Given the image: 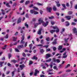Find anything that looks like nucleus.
<instances>
[{"instance_id":"1","label":"nucleus","mask_w":77,"mask_h":77,"mask_svg":"<svg viewBox=\"0 0 77 77\" xmlns=\"http://www.w3.org/2000/svg\"><path fill=\"white\" fill-rule=\"evenodd\" d=\"M38 21V22H39L38 23H36L35 25V27H36V26H38V25H40V24H41V23L43 24V26H44V27H46V26H47L48 24V22L46 21V23H44V22L43 20H42V19L41 18L39 19Z\"/></svg>"},{"instance_id":"2","label":"nucleus","mask_w":77,"mask_h":77,"mask_svg":"<svg viewBox=\"0 0 77 77\" xmlns=\"http://www.w3.org/2000/svg\"><path fill=\"white\" fill-rule=\"evenodd\" d=\"M53 61L54 62H57V63H59L60 62V60L59 59H56L55 58H54L53 59Z\"/></svg>"},{"instance_id":"3","label":"nucleus","mask_w":77,"mask_h":77,"mask_svg":"<svg viewBox=\"0 0 77 77\" xmlns=\"http://www.w3.org/2000/svg\"><path fill=\"white\" fill-rule=\"evenodd\" d=\"M24 39V35H22L21 38V40L20 42V44H24L25 43V42L23 41Z\"/></svg>"},{"instance_id":"4","label":"nucleus","mask_w":77,"mask_h":77,"mask_svg":"<svg viewBox=\"0 0 77 77\" xmlns=\"http://www.w3.org/2000/svg\"><path fill=\"white\" fill-rule=\"evenodd\" d=\"M38 73H39V71H38L37 69L35 70V72L34 73V75L35 76H36L37 75V74H38Z\"/></svg>"},{"instance_id":"5","label":"nucleus","mask_w":77,"mask_h":77,"mask_svg":"<svg viewBox=\"0 0 77 77\" xmlns=\"http://www.w3.org/2000/svg\"><path fill=\"white\" fill-rule=\"evenodd\" d=\"M72 31L74 33H76V35H77V31H76V28L74 27L72 29Z\"/></svg>"},{"instance_id":"6","label":"nucleus","mask_w":77,"mask_h":77,"mask_svg":"<svg viewBox=\"0 0 77 77\" xmlns=\"http://www.w3.org/2000/svg\"><path fill=\"white\" fill-rule=\"evenodd\" d=\"M3 4L4 5H5L7 6V7H8V8H10V5H9V3H7L6 4V2H4Z\"/></svg>"},{"instance_id":"7","label":"nucleus","mask_w":77,"mask_h":77,"mask_svg":"<svg viewBox=\"0 0 77 77\" xmlns=\"http://www.w3.org/2000/svg\"><path fill=\"white\" fill-rule=\"evenodd\" d=\"M31 59H32L33 60H38V57H36L35 56H34L31 58Z\"/></svg>"},{"instance_id":"8","label":"nucleus","mask_w":77,"mask_h":77,"mask_svg":"<svg viewBox=\"0 0 77 77\" xmlns=\"http://www.w3.org/2000/svg\"><path fill=\"white\" fill-rule=\"evenodd\" d=\"M52 9V8L51 7H48L47 8V11H48L49 12H51V10Z\"/></svg>"},{"instance_id":"9","label":"nucleus","mask_w":77,"mask_h":77,"mask_svg":"<svg viewBox=\"0 0 77 77\" xmlns=\"http://www.w3.org/2000/svg\"><path fill=\"white\" fill-rule=\"evenodd\" d=\"M71 16H66L65 18H66L68 20H69L71 18Z\"/></svg>"},{"instance_id":"10","label":"nucleus","mask_w":77,"mask_h":77,"mask_svg":"<svg viewBox=\"0 0 77 77\" xmlns=\"http://www.w3.org/2000/svg\"><path fill=\"white\" fill-rule=\"evenodd\" d=\"M42 30V28H40V29L38 30V31L37 33L38 35H41V31Z\"/></svg>"},{"instance_id":"11","label":"nucleus","mask_w":77,"mask_h":77,"mask_svg":"<svg viewBox=\"0 0 77 77\" xmlns=\"http://www.w3.org/2000/svg\"><path fill=\"white\" fill-rule=\"evenodd\" d=\"M51 57V54H46V59H48V58H49V57Z\"/></svg>"},{"instance_id":"12","label":"nucleus","mask_w":77,"mask_h":77,"mask_svg":"<svg viewBox=\"0 0 77 77\" xmlns=\"http://www.w3.org/2000/svg\"><path fill=\"white\" fill-rule=\"evenodd\" d=\"M23 47H24V45H20L17 47V48H19V49H20L21 48H23Z\"/></svg>"},{"instance_id":"13","label":"nucleus","mask_w":77,"mask_h":77,"mask_svg":"<svg viewBox=\"0 0 77 77\" xmlns=\"http://www.w3.org/2000/svg\"><path fill=\"white\" fill-rule=\"evenodd\" d=\"M57 41V39H55L54 40V41L52 43V44H53V45H55V44H56V43H57V42H56V41Z\"/></svg>"},{"instance_id":"14","label":"nucleus","mask_w":77,"mask_h":77,"mask_svg":"<svg viewBox=\"0 0 77 77\" xmlns=\"http://www.w3.org/2000/svg\"><path fill=\"white\" fill-rule=\"evenodd\" d=\"M56 32V30L54 29H51V30L50 31V32L51 33H53L55 32Z\"/></svg>"},{"instance_id":"15","label":"nucleus","mask_w":77,"mask_h":77,"mask_svg":"<svg viewBox=\"0 0 77 77\" xmlns=\"http://www.w3.org/2000/svg\"><path fill=\"white\" fill-rule=\"evenodd\" d=\"M52 9L53 11H57V8H56V6H54L53 7Z\"/></svg>"},{"instance_id":"16","label":"nucleus","mask_w":77,"mask_h":77,"mask_svg":"<svg viewBox=\"0 0 77 77\" xmlns=\"http://www.w3.org/2000/svg\"><path fill=\"white\" fill-rule=\"evenodd\" d=\"M56 3H57L56 6H57L58 7H59L60 6V4H59V2L58 1L57 2H56Z\"/></svg>"},{"instance_id":"17","label":"nucleus","mask_w":77,"mask_h":77,"mask_svg":"<svg viewBox=\"0 0 77 77\" xmlns=\"http://www.w3.org/2000/svg\"><path fill=\"white\" fill-rule=\"evenodd\" d=\"M35 12V10L34 9H31L30 10V13L31 14H33Z\"/></svg>"},{"instance_id":"18","label":"nucleus","mask_w":77,"mask_h":77,"mask_svg":"<svg viewBox=\"0 0 77 77\" xmlns=\"http://www.w3.org/2000/svg\"><path fill=\"white\" fill-rule=\"evenodd\" d=\"M21 19L20 18L17 20V23H21Z\"/></svg>"},{"instance_id":"19","label":"nucleus","mask_w":77,"mask_h":77,"mask_svg":"<svg viewBox=\"0 0 77 77\" xmlns=\"http://www.w3.org/2000/svg\"><path fill=\"white\" fill-rule=\"evenodd\" d=\"M65 28H63L61 29V33L62 34L63 32H64V31H65Z\"/></svg>"},{"instance_id":"20","label":"nucleus","mask_w":77,"mask_h":77,"mask_svg":"<svg viewBox=\"0 0 77 77\" xmlns=\"http://www.w3.org/2000/svg\"><path fill=\"white\" fill-rule=\"evenodd\" d=\"M66 26H69V22L67 21L66 22Z\"/></svg>"},{"instance_id":"21","label":"nucleus","mask_w":77,"mask_h":77,"mask_svg":"<svg viewBox=\"0 0 77 77\" xmlns=\"http://www.w3.org/2000/svg\"><path fill=\"white\" fill-rule=\"evenodd\" d=\"M17 37H13V41H14V42L15 41H16V39H17Z\"/></svg>"},{"instance_id":"22","label":"nucleus","mask_w":77,"mask_h":77,"mask_svg":"<svg viewBox=\"0 0 77 77\" xmlns=\"http://www.w3.org/2000/svg\"><path fill=\"white\" fill-rule=\"evenodd\" d=\"M70 66V64H69L67 65H66L65 67V68H68V67H69Z\"/></svg>"},{"instance_id":"23","label":"nucleus","mask_w":77,"mask_h":77,"mask_svg":"<svg viewBox=\"0 0 77 77\" xmlns=\"http://www.w3.org/2000/svg\"><path fill=\"white\" fill-rule=\"evenodd\" d=\"M51 59L50 58L48 60H47L46 61V62H51Z\"/></svg>"},{"instance_id":"24","label":"nucleus","mask_w":77,"mask_h":77,"mask_svg":"<svg viewBox=\"0 0 77 77\" xmlns=\"http://www.w3.org/2000/svg\"><path fill=\"white\" fill-rule=\"evenodd\" d=\"M29 49L30 50H31L32 49V47H33V45H32V44H30L29 45Z\"/></svg>"},{"instance_id":"25","label":"nucleus","mask_w":77,"mask_h":77,"mask_svg":"<svg viewBox=\"0 0 77 77\" xmlns=\"http://www.w3.org/2000/svg\"><path fill=\"white\" fill-rule=\"evenodd\" d=\"M32 63H33V62L32 61H30V60L29 61V65H32Z\"/></svg>"},{"instance_id":"26","label":"nucleus","mask_w":77,"mask_h":77,"mask_svg":"<svg viewBox=\"0 0 77 77\" xmlns=\"http://www.w3.org/2000/svg\"><path fill=\"white\" fill-rule=\"evenodd\" d=\"M62 6L64 8V9H66V6H65V4H62Z\"/></svg>"},{"instance_id":"27","label":"nucleus","mask_w":77,"mask_h":77,"mask_svg":"<svg viewBox=\"0 0 77 77\" xmlns=\"http://www.w3.org/2000/svg\"><path fill=\"white\" fill-rule=\"evenodd\" d=\"M4 63V62H0V66L1 67H2V66H3V65H2V64Z\"/></svg>"},{"instance_id":"28","label":"nucleus","mask_w":77,"mask_h":77,"mask_svg":"<svg viewBox=\"0 0 77 77\" xmlns=\"http://www.w3.org/2000/svg\"><path fill=\"white\" fill-rule=\"evenodd\" d=\"M11 62H13V63H16V62H17V61L13 60H11Z\"/></svg>"},{"instance_id":"29","label":"nucleus","mask_w":77,"mask_h":77,"mask_svg":"<svg viewBox=\"0 0 77 77\" xmlns=\"http://www.w3.org/2000/svg\"><path fill=\"white\" fill-rule=\"evenodd\" d=\"M40 51L41 52V53H43L44 52V49H42L40 50Z\"/></svg>"},{"instance_id":"30","label":"nucleus","mask_w":77,"mask_h":77,"mask_svg":"<svg viewBox=\"0 0 77 77\" xmlns=\"http://www.w3.org/2000/svg\"><path fill=\"white\" fill-rule=\"evenodd\" d=\"M72 14V11H69L68 13V14L69 15H71Z\"/></svg>"},{"instance_id":"31","label":"nucleus","mask_w":77,"mask_h":77,"mask_svg":"<svg viewBox=\"0 0 77 77\" xmlns=\"http://www.w3.org/2000/svg\"><path fill=\"white\" fill-rule=\"evenodd\" d=\"M62 46H60L58 47V50H62Z\"/></svg>"},{"instance_id":"32","label":"nucleus","mask_w":77,"mask_h":77,"mask_svg":"<svg viewBox=\"0 0 77 77\" xmlns=\"http://www.w3.org/2000/svg\"><path fill=\"white\" fill-rule=\"evenodd\" d=\"M71 70H70L69 69H68L66 71V72H71Z\"/></svg>"},{"instance_id":"33","label":"nucleus","mask_w":77,"mask_h":77,"mask_svg":"<svg viewBox=\"0 0 77 77\" xmlns=\"http://www.w3.org/2000/svg\"><path fill=\"white\" fill-rule=\"evenodd\" d=\"M56 29H57L56 30V32H57V33L59 32V28H57Z\"/></svg>"},{"instance_id":"34","label":"nucleus","mask_w":77,"mask_h":77,"mask_svg":"<svg viewBox=\"0 0 77 77\" xmlns=\"http://www.w3.org/2000/svg\"><path fill=\"white\" fill-rule=\"evenodd\" d=\"M4 38H5V39H8V34H7L6 36L4 37Z\"/></svg>"},{"instance_id":"35","label":"nucleus","mask_w":77,"mask_h":77,"mask_svg":"<svg viewBox=\"0 0 77 77\" xmlns=\"http://www.w3.org/2000/svg\"><path fill=\"white\" fill-rule=\"evenodd\" d=\"M58 28V27L57 26L53 27V29H57Z\"/></svg>"},{"instance_id":"36","label":"nucleus","mask_w":77,"mask_h":77,"mask_svg":"<svg viewBox=\"0 0 77 77\" xmlns=\"http://www.w3.org/2000/svg\"><path fill=\"white\" fill-rule=\"evenodd\" d=\"M22 56L24 57H26V54L24 53H23L22 54Z\"/></svg>"},{"instance_id":"37","label":"nucleus","mask_w":77,"mask_h":77,"mask_svg":"<svg viewBox=\"0 0 77 77\" xmlns=\"http://www.w3.org/2000/svg\"><path fill=\"white\" fill-rule=\"evenodd\" d=\"M41 43L42 44H44V41L43 40H41L40 41Z\"/></svg>"},{"instance_id":"38","label":"nucleus","mask_w":77,"mask_h":77,"mask_svg":"<svg viewBox=\"0 0 77 77\" xmlns=\"http://www.w3.org/2000/svg\"><path fill=\"white\" fill-rule=\"evenodd\" d=\"M67 55H63V58H66L67 57Z\"/></svg>"},{"instance_id":"39","label":"nucleus","mask_w":77,"mask_h":77,"mask_svg":"<svg viewBox=\"0 0 77 77\" xmlns=\"http://www.w3.org/2000/svg\"><path fill=\"white\" fill-rule=\"evenodd\" d=\"M37 5H38V6H42V5H43V4L38 3H37Z\"/></svg>"},{"instance_id":"40","label":"nucleus","mask_w":77,"mask_h":77,"mask_svg":"<svg viewBox=\"0 0 77 77\" xmlns=\"http://www.w3.org/2000/svg\"><path fill=\"white\" fill-rule=\"evenodd\" d=\"M6 47H7V45H5L4 47H2V49H3V50H5L6 49Z\"/></svg>"},{"instance_id":"41","label":"nucleus","mask_w":77,"mask_h":77,"mask_svg":"<svg viewBox=\"0 0 77 77\" xmlns=\"http://www.w3.org/2000/svg\"><path fill=\"white\" fill-rule=\"evenodd\" d=\"M51 24L52 25H54V22L53 21H51Z\"/></svg>"},{"instance_id":"42","label":"nucleus","mask_w":77,"mask_h":77,"mask_svg":"<svg viewBox=\"0 0 77 77\" xmlns=\"http://www.w3.org/2000/svg\"><path fill=\"white\" fill-rule=\"evenodd\" d=\"M33 8L34 9H36V10H38V8L35 7H33Z\"/></svg>"},{"instance_id":"43","label":"nucleus","mask_w":77,"mask_h":77,"mask_svg":"<svg viewBox=\"0 0 77 77\" xmlns=\"http://www.w3.org/2000/svg\"><path fill=\"white\" fill-rule=\"evenodd\" d=\"M29 2L30 1H26L25 3V5H27V4H29Z\"/></svg>"},{"instance_id":"44","label":"nucleus","mask_w":77,"mask_h":77,"mask_svg":"<svg viewBox=\"0 0 77 77\" xmlns=\"http://www.w3.org/2000/svg\"><path fill=\"white\" fill-rule=\"evenodd\" d=\"M11 56H12V55H11V54H8V58L9 59H10V58H11Z\"/></svg>"},{"instance_id":"45","label":"nucleus","mask_w":77,"mask_h":77,"mask_svg":"<svg viewBox=\"0 0 77 77\" xmlns=\"http://www.w3.org/2000/svg\"><path fill=\"white\" fill-rule=\"evenodd\" d=\"M14 73H15V72L14 71L12 72V77H14Z\"/></svg>"},{"instance_id":"46","label":"nucleus","mask_w":77,"mask_h":77,"mask_svg":"<svg viewBox=\"0 0 77 77\" xmlns=\"http://www.w3.org/2000/svg\"><path fill=\"white\" fill-rule=\"evenodd\" d=\"M25 17H26V18H29V14H26L25 15Z\"/></svg>"},{"instance_id":"47","label":"nucleus","mask_w":77,"mask_h":77,"mask_svg":"<svg viewBox=\"0 0 77 77\" xmlns=\"http://www.w3.org/2000/svg\"><path fill=\"white\" fill-rule=\"evenodd\" d=\"M25 26L26 27H29V25H28V24H27V23H25Z\"/></svg>"},{"instance_id":"48","label":"nucleus","mask_w":77,"mask_h":77,"mask_svg":"<svg viewBox=\"0 0 77 77\" xmlns=\"http://www.w3.org/2000/svg\"><path fill=\"white\" fill-rule=\"evenodd\" d=\"M8 66H9L10 67H11V64H10L9 63H8L7 64Z\"/></svg>"},{"instance_id":"49","label":"nucleus","mask_w":77,"mask_h":77,"mask_svg":"<svg viewBox=\"0 0 77 77\" xmlns=\"http://www.w3.org/2000/svg\"><path fill=\"white\" fill-rule=\"evenodd\" d=\"M20 67L21 69V70H22V69H23V67L21 65H20Z\"/></svg>"},{"instance_id":"50","label":"nucleus","mask_w":77,"mask_h":77,"mask_svg":"<svg viewBox=\"0 0 77 77\" xmlns=\"http://www.w3.org/2000/svg\"><path fill=\"white\" fill-rule=\"evenodd\" d=\"M34 13V14H35V15H36V14H38V12L37 11H35V12Z\"/></svg>"},{"instance_id":"51","label":"nucleus","mask_w":77,"mask_h":77,"mask_svg":"<svg viewBox=\"0 0 77 77\" xmlns=\"http://www.w3.org/2000/svg\"><path fill=\"white\" fill-rule=\"evenodd\" d=\"M15 50H16V51H17V52H19V50L17 48H15Z\"/></svg>"},{"instance_id":"52","label":"nucleus","mask_w":77,"mask_h":77,"mask_svg":"<svg viewBox=\"0 0 77 77\" xmlns=\"http://www.w3.org/2000/svg\"><path fill=\"white\" fill-rule=\"evenodd\" d=\"M49 19H53V18H54V17L52 16L51 17H48Z\"/></svg>"},{"instance_id":"53","label":"nucleus","mask_w":77,"mask_h":77,"mask_svg":"<svg viewBox=\"0 0 77 77\" xmlns=\"http://www.w3.org/2000/svg\"><path fill=\"white\" fill-rule=\"evenodd\" d=\"M27 42H26L25 45H24V47H27Z\"/></svg>"},{"instance_id":"54","label":"nucleus","mask_w":77,"mask_h":77,"mask_svg":"<svg viewBox=\"0 0 77 77\" xmlns=\"http://www.w3.org/2000/svg\"><path fill=\"white\" fill-rule=\"evenodd\" d=\"M36 47H39V46H42V45H36Z\"/></svg>"},{"instance_id":"55","label":"nucleus","mask_w":77,"mask_h":77,"mask_svg":"<svg viewBox=\"0 0 77 77\" xmlns=\"http://www.w3.org/2000/svg\"><path fill=\"white\" fill-rule=\"evenodd\" d=\"M33 5L32 4L29 5V8H32V7H33Z\"/></svg>"},{"instance_id":"56","label":"nucleus","mask_w":77,"mask_h":77,"mask_svg":"<svg viewBox=\"0 0 77 77\" xmlns=\"http://www.w3.org/2000/svg\"><path fill=\"white\" fill-rule=\"evenodd\" d=\"M46 40L47 41H50V38H47L46 39Z\"/></svg>"},{"instance_id":"57","label":"nucleus","mask_w":77,"mask_h":77,"mask_svg":"<svg viewBox=\"0 0 77 77\" xmlns=\"http://www.w3.org/2000/svg\"><path fill=\"white\" fill-rule=\"evenodd\" d=\"M51 50L50 49H48L46 50L47 51H50Z\"/></svg>"},{"instance_id":"58","label":"nucleus","mask_w":77,"mask_h":77,"mask_svg":"<svg viewBox=\"0 0 77 77\" xmlns=\"http://www.w3.org/2000/svg\"><path fill=\"white\" fill-rule=\"evenodd\" d=\"M18 32H16L15 33L14 35H15V36H17L18 35Z\"/></svg>"},{"instance_id":"59","label":"nucleus","mask_w":77,"mask_h":77,"mask_svg":"<svg viewBox=\"0 0 77 77\" xmlns=\"http://www.w3.org/2000/svg\"><path fill=\"white\" fill-rule=\"evenodd\" d=\"M24 1V0H22L20 1V3H23Z\"/></svg>"},{"instance_id":"60","label":"nucleus","mask_w":77,"mask_h":77,"mask_svg":"<svg viewBox=\"0 0 77 77\" xmlns=\"http://www.w3.org/2000/svg\"><path fill=\"white\" fill-rule=\"evenodd\" d=\"M53 50L54 51H56V47H54L53 48Z\"/></svg>"},{"instance_id":"61","label":"nucleus","mask_w":77,"mask_h":77,"mask_svg":"<svg viewBox=\"0 0 77 77\" xmlns=\"http://www.w3.org/2000/svg\"><path fill=\"white\" fill-rule=\"evenodd\" d=\"M54 69H56V70H57L58 69L57 68V67H56V66H54Z\"/></svg>"},{"instance_id":"62","label":"nucleus","mask_w":77,"mask_h":77,"mask_svg":"<svg viewBox=\"0 0 77 77\" xmlns=\"http://www.w3.org/2000/svg\"><path fill=\"white\" fill-rule=\"evenodd\" d=\"M61 21L62 22H64V21H65V19H64L63 18L61 19Z\"/></svg>"},{"instance_id":"63","label":"nucleus","mask_w":77,"mask_h":77,"mask_svg":"<svg viewBox=\"0 0 77 77\" xmlns=\"http://www.w3.org/2000/svg\"><path fill=\"white\" fill-rule=\"evenodd\" d=\"M75 24H76V23H75L74 22H72V25H75Z\"/></svg>"},{"instance_id":"64","label":"nucleus","mask_w":77,"mask_h":77,"mask_svg":"<svg viewBox=\"0 0 77 77\" xmlns=\"http://www.w3.org/2000/svg\"><path fill=\"white\" fill-rule=\"evenodd\" d=\"M62 72L60 71L57 73V74H60Z\"/></svg>"}]
</instances>
